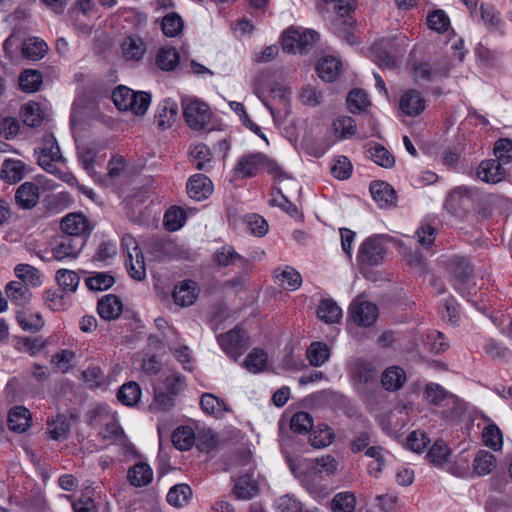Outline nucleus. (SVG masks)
Masks as SVG:
<instances>
[{
    "mask_svg": "<svg viewBox=\"0 0 512 512\" xmlns=\"http://www.w3.org/2000/svg\"><path fill=\"white\" fill-rule=\"evenodd\" d=\"M320 35L312 29L288 28L282 35V48L287 53H308L319 41Z\"/></svg>",
    "mask_w": 512,
    "mask_h": 512,
    "instance_id": "nucleus-4",
    "label": "nucleus"
},
{
    "mask_svg": "<svg viewBox=\"0 0 512 512\" xmlns=\"http://www.w3.org/2000/svg\"><path fill=\"white\" fill-rule=\"evenodd\" d=\"M214 261L223 267H227L233 264H239L242 269H246L249 265V261L236 252L234 247L225 245L219 248L214 253Z\"/></svg>",
    "mask_w": 512,
    "mask_h": 512,
    "instance_id": "nucleus-24",
    "label": "nucleus"
},
{
    "mask_svg": "<svg viewBox=\"0 0 512 512\" xmlns=\"http://www.w3.org/2000/svg\"><path fill=\"white\" fill-rule=\"evenodd\" d=\"M334 134L340 139L351 138L356 133L355 120L350 116H340L332 123Z\"/></svg>",
    "mask_w": 512,
    "mask_h": 512,
    "instance_id": "nucleus-52",
    "label": "nucleus"
},
{
    "mask_svg": "<svg viewBox=\"0 0 512 512\" xmlns=\"http://www.w3.org/2000/svg\"><path fill=\"white\" fill-rule=\"evenodd\" d=\"M493 152L495 159L504 167L512 161V140L502 138L495 142Z\"/></svg>",
    "mask_w": 512,
    "mask_h": 512,
    "instance_id": "nucleus-62",
    "label": "nucleus"
},
{
    "mask_svg": "<svg viewBox=\"0 0 512 512\" xmlns=\"http://www.w3.org/2000/svg\"><path fill=\"white\" fill-rule=\"evenodd\" d=\"M189 156L191 162L198 170L208 171L213 167L212 152L209 147L203 143H198L190 147Z\"/></svg>",
    "mask_w": 512,
    "mask_h": 512,
    "instance_id": "nucleus-25",
    "label": "nucleus"
},
{
    "mask_svg": "<svg viewBox=\"0 0 512 512\" xmlns=\"http://www.w3.org/2000/svg\"><path fill=\"white\" fill-rule=\"evenodd\" d=\"M346 101L349 111L353 114L364 111L365 108L369 105L368 96L361 89H354L350 91Z\"/></svg>",
    "mask_w": 512,
    "mask_h": 512,
    "instance_id": "nucleus-60",
    "label": "nucleus"
},
{
    "mask_svg": "<svg viewBox=\"0 0 512 512\" xmlns=\"http://www.w3.org/2000/svg\"><path fill=\"white\" fill-rule=\"evenodd\" d=\"M127 479L132 486L143 487L152 481L153 471L147 463L139 462L129 468Z\"/></svg>",
    "mask_w": 512,
    "mask_h": 512,
    "instance_id": "nucleus-28",
    "label": "nucleus"
},
{
    "mask_svg": "<svg viewBox=\"0 0 512 512\" xmlns=\"http://www.w3.org/2000/svg\"><path fill=\"white\" fill-rule=\"evenodd\" d=\"M56 280L63 292L74 293L80 284L81 278L73 270L59 269L56 273Z\"/></svg>",
    "mask_w": 512,
    "mask_h": 512,
    "instance_id": "nucleus-47",
    "label": "nucleus"
},
{
    "mask_svg": "<svg viewBox=\"0 0 512 512\" xmlns=\"http://www.w3.org/2000/svg\"><path fill=\"white\" fill-rule=\"evenodd\" d=\"M372 51L374 61L380 68L393 70L397 67V58L394 54L398 53V50L395 46H390L389 50L375 46Z\"/></svg>",
    "mask_w": 512,
    "mask_h": 512,
    "instance_id": "nucleus-40",
    "label": "nucleus"
},
{
    "mask_svg": "<svg viewBox=\"0 0 512 512\" xmlns=\"http://www.w3.org/2000/svg\"><path fill=\"white\" fill-rule=\"evenodd\" d=\"M184 28L182 17L176 12L167 13L161 21V29L167 37H176Z\"/></svg>",
    "mask_w": 512,
    "mask_h": 512,
    "instance_id": "nucleus-48",
    "label": "nucleus"
},
{
    "mask_svg": "<svg viewBox=\"0 0 512 512\" xmlns=\"http://www.w3.org/2000/svg\"><path fill=\"white\" fill-rule=\"evenodd\" d=\"M14 272L17 278L20 279L19 282H22L27 286L37 287L42 283L39 270L29 264L16 265Z\"/></svg>",
    "mask_w": 512,
    "mask_h": 512,
    "instance_id": "nucleus-42",
    "label": "nucleus"
},
{
    "mask_svg": "<svg viewBox=\"0 0 512 512\" xmlns=\"http://www.w3.org/2000/svg\"><path fill=\"white\" fill-rule=\"evenodd\" d=\"M180 56L174 47H162L156 55V65L165 71L173 70L179 63Z\"/></svg>",
    "mask_w": 512,
    "mask_h": 512,
    "instance_id": "nucleus-45",
    "label": "nucleus"
},
{
    "mask_svg": "<svg viewBox=\"0 0 512 512\" xmlns=\"http://www.w3.org/2000/svg\"><path fill=\"white\" fill-rule=\"evenodd\" d=\"M7 297L17 306H26L31 298L32 293L27 285L18 281H11L5 288Z\"/></svg>",
    "mask_w": 512,
    "mask_h": 512,
    "instance_id": "nucleus-29",
    "label": "nucleus"
},
{
    "mask_svg": "<svg viewBox=\"0 0 512 512\" xmlns=\"http://www.w3.org/2000/svg\"><path fill=\"white\" fill-rule=\"evenodd\" d=\"M307 359L311 366L319 367L328 361L330 357V349L323 342H313L306 352Z\"/></svg>",
    "mask_w": 512,
    "mask_h": 512,
    "instance_id": "nucleus-44",
    "label": "nucleus"
},
{
    "mask_svg": "<svg viewBox=\"0 0 512 512\" xmlns=\"http://www.w3.org/2000/svg\"><path fill=\"white\" fill-rule=\"evenodd\" d=\"M286 461L293 475L313 496H318L324 491V480L334 475L338 467V462L332 455L314 459L294 458L287 455Z\"/></svg>",
    "mask_w": 512,
    "mask_h": 512,
    "instance_id": "nucleus-1",
    "label": "nucleus"
},
{
    "mask_svg": "<svg viewBox=\"0 0 512 512\" xmlns=\"http://www.w3.org/2000/svg\"><path fill=\"white\" fill-rule=\"evenodd\" d=\"M126 267L131 278L137 281L146 278V267L142 252L135 254L134 258H127Z\"/></svg>",
    "mask_w": 512,
    "mask_h": 512,
    "instance_id": "nucleus-59",
    "label": "nucleus"
},
{
    "mask_svg": "<svg viewBox=\"0 0 512 512\" xmlns=\"http://www.w3.org/2000/svg\"><path fill=\"white\" fill-rule=\"evenodd\" d=\"M197 298L198 286L192 280L182 281L174 288L173 299L177 305L190 306L195 303Z\"/></svg>",
    "mask_w": 512,
    "mask_h": 512,
    "instance_id": "nucleus-17",
    "label": "nucleus"
},
{
    "mask_svg": "<svg viewBox=\"0 0 512 512\" xmlns=\"http://www.w3.org/2000/svg\"><path fill=\"white\" fill-rule=\"evenodd\" d=\"M20 115L25 125L38 127L43 121L40 106L36 102H28L21 107Z\"/></svg>",
    "mask_w": 512,
    "mask_h": 512,
    "instance_id": "nucleus-51",
    "label": "nucleus"
},
{
    "mask_svg": "<svg viewBox=\"0 0 512 512\" xmlns=\"http://www.w3.org/2000/svg\"><path fill=\"white\" fill-rule=\"evenodd\" d=\"M85 282L90 290L102 291L109 289L115 283V278L107 272H97L88 277Z\"/></svg>",
    "mask_w": 512,
    "mask_h": 512,
    "instance_id": "nucleus-58",
    "label": "nucleus"
},
{
    "mask_svg": "<svg viewBox=\"0 0 512 512\" xmlns=\"http://www.w3.org/2000/svg\"><path fill=\"white\" fill-rule=\"evenodd\" d=\"M195 442V434L191 427L180 426L172 433V443L180 451L189 450Z\"/></svg>",
    "mask_w": 512,
    "mask_h": 512,
    "instance_id": "nucleus-41",
    "label": "nucleus"
},
{
    "mask_svg": "<svg viewBox=\"0 0 512 512\" xmlns=\"http://www.w3.org/2000/svg\"><path fill=\"white\" fill-rule=\"evenodd\" d=\"M213 192L212 181L204 174H194L187 182V193L190 198L202 201L209 198Z\"/></svg>",
    "mask_w": 512,
    "mask_h": 512,
    "instance_id": "nucleus-14",
    "label": "nucleus"
},
{
    "mask_svg": "<svg viewBox=\"0 0 512 512\" xmlns=\"http://www.w3.org/2000/svg\"><path fill=\"white\" fill-rule=\"evenodd\" d=\"M263 154L253 153L239 158L234 171L242 178L255 176L262 167Z\"/></svg>",
    "mask_w": 512,
    "mask_h": 512,
    "instance_id": "nucleus-16",
    "label": "nucleus"
},
{
    "mask_svg": "<svg viewBox=\"0 0 512 512\" xmlns=\"http://www.w3.org/2000/svg\"><path fill=\"white\" fill-rule=\"evenodd\" d=\"M448 269L459 284H465L472 273L469 261L459 256H454L449 259Z\"/></svg>",
    "mask_w": 512,
    "mask_h": 512,
    "instance_id": "nucleus-36",
    "label": "nucleus"
},
{
    "mask_svg": "<svg viewBox=\"0 0 512 512\" xmlns=\"http://www.w3.org/2000/svg\"><path fill=\"white\" fill-rule=\"evenodd\" d=\"M497 460L495 456L486 450H479L473 460V472L477 476H485L492 472L496 467Z\"/></svg>",
    "mask_w": 512,
    "mask_h": 512,
    "instance_id": "nucleus-35",
    "label": "nucleus"
},
{
    "mask_svg": "<svg viewBox=\"0 0 512 512\" xmlns=\"http://www.w3.org/2000/svg\"><path fill=\"white\" fill-rule=\"evenodd\" d=\"M349 318L361 327L372 326L378 318V308L369 301H353L349 307Z\"/></svg>",
    "mask_w": 512,
    "mask_h": 512,
    "instance_id": "nucleus-9",
    "label": "nucleus"
},
{
    "mask_svg": "<svg viewBox=\"0 0 512 512\" xmlns=\"http://www.w3.org/2000/svg\"><path fill=\"white\" fill-rule=\"evenodd\" d=\"M401 110L409 116L419 115L425 108V101L420 92L409 90L400 99Z\"/></svg>",
    "mask_w": 512,
    "mask_h": 512,
    "instance_id": "nucleus-27",
    "label": "nucleus"
},
{
    "mask_svg": "<svg viewBox=\"0 0 512 512\" xmlns=\"http://www.w3.org/2000/svg\"><path fill=\"white\" fill-rule=\"evenodd\" d=\"M217 341L228 356L237 360L244 353L247 334L245 330L236 326L227 333L220 334Z\"/></svg>",
    "mask_w": 512,
    "mask_h": 512,
    "instance_id": "nucleus-6",
    "label": "nucleus"
},
{
    "mask_svg": "<svg viewBox=\"0 0 512 512\" xmlns=\"http://www.w3.org/2000/svg\"><path fill=\"white\" fill-rule=\"evenodd\" d=\"M351 373L355 383L367 385L376 384L378 372L371 362L357 360L352 367Z\"/></svg>",
    "mask_w": 512,
    "mask_h": 512,
    "instance_id": "nucleus-23",
    "label": "nucleus"
},
{
    "mask_svg": "<svg viewBox=\"0 0 512 512\" xmlns=\"http://www.w3.org/2000/svg\"><path fill=\"white\" fill-rule=\"evenodd\" d=\"M61 230L68 237L88 235L92 227L89 220L81 213H71L66 215L60 224Z\"/></svg>",
    "mask_w": 512,
    "mask_h": 512,
    "instance_id": "nucleus-12",
    "label": "nucleus"
},
{
    "mask_svg": "<svg viewBox=\"0 0 512 512\" xmlns=\"http://www.w3.org/2000/svg\"><path fill=\"white\" fill-rule=\"evenodd\" d=\"M369 190L373 200L381 208L393 205L396 202V192L387 182L373 181Z\"/></svg>",
    "mask_w": 512,
    "mask_h": 512,
    "instance_id": "nucleus-19",
    "label": "nucleus"
},
{
    "mask_svg": "<svg viewBox=\"0 0 512 512\" xmlns=\"http://www.w3.org/2000/svg\"><path fill=\"white\" fill-rule=\"evenodd\" d=\"M406 380L405 371L397 366L387 368L381 378L382 386L388 391H397Z\"/></svg>",
    "mask_w": 512,
    "mask_h": 512,
    "instance_id": "nucleus-34",
    "label": "nucleus"
},
{
    "mask_svg": "<svg viewBox=\"0 0 512 512\" xmlns=\"http://www.w3.org/2000/svg\"><path fill=\"white\" fill-rule=\"evenodd\" d=\"M368 153L371 160L383 168L390 169L395 165L393 154L379 143L370 144Z\"/></svg>",
    "mask_w": 512,
    "mask_h": 512,
    "instance_id": "nucleus-38",
    "label": "nucleus"
},
{
    "mask_svg": "<svg viewBox=\"0 0 512 512\" xmlns=\"http://www.w3.org/2000/svg\"><path fill=\"white\" fill-rule=\"evenodd\" d=\"M183 117L192 130H201L210 122L212 112L209 106L195 97H183L181 100Z\"/></svg>",
    "mask_w": 512,
    "mask_h": 512,
    "instance_id": "nucleus-5",
    "label": "nucleus"
},
{
    "mask_svg": "<svg viewBox=\"0 0 512 512\" xmlns=\"http://www.w3.org/2000/svg\"><path fill=\"white\" fill-rule=\"evenodd\" d=\"M334 439L333 430L328 426L318 425L316 429L311 430L309 442L315 448H324L329 446Z\"/></svg>",
    "mask_w": 512,
    "mask_h": 512,
    "instance_id": "nucleus-53",
    "label": "nucleus"
},
{
    "mask_svg": "<svg viewBox=\"0 0 512 512\" xmlns=\"http://www.w3.org/2000/svg\"><path fill=\"white\" fill-rule=\"evenodd\" d=\"M245 367L253 373L263 371L267 366V354L264 350L254 348L244 361Z\"/></svg>",
    "mask_w": 512,
    "mask_h": 512,
    "instance_id": "nucleus-57",
    "label": "nucleus"
},
{
    "mask_svg": "<svg viewBox=\"0 0 512 512\" xmlns=\"http://www.w3.org/2000/svg\"><path fill=\"white\" fill-rule=\"evenodd\" d=\"M476 175L483 182L496 184L505 179L506 169L497 159H487L479 164Z\"/></svg>",
    "mask_w": 512,
    "mask_h": 512,
    "instance_id": "nucleus-13",
    "label": "nucleus"
},
{
    "mask_svg": "<svg viewBox=\"0 0 512 512\" xmlns=\"http://www.w3.org/2000/svg\"><path fill=\"white\" fill-rule=\"evenodd\" d=\"M146 52L147 43L137 34L126 36L121 43V53L126 61L139 63Z\"/></svg>",
    "mask_w": 512,
    "mask_h": 512,
    "instance_id": "nucleus-11",
    "label": "nucleus"
},
{
    "mask_svg": "<svg viewBox=\"0 0 512 512\" xmlns=\"http://www.w3.org/2000/svg\"><path fill=\"white\" fill-rule=\"evenodd\" d=\"M356 507V497L350 491L339 492L331 501L333 512H353Z\"/></svg>",
    "mask_w": 512,
    "mask_h": 512,
    "instance_id": "nucleus-49",
    "label": "nucleus"
},
{
    "mask_svg": "<svg viewBox=\"0 0 512 512\" xmlns=\"http://www.w3.org/2000/svg\"><path fill=\"white\" fill-rule=\"evenodd\" d=\"M385 254L382 236L374 235L361 244L358 260L363 265L376 266L383 261Z\"/></svg>",
    "mask_w": 512,
    "mask_h": 512,
    "instance_id": "nucleus-7",
    "label": "nucleus"
},
{
    "mask_svg": "<svg viewBox=\"0 0 512 512\" xmlns=\"http://www.w3.org/2000/svg\"><path fill=\"white\" fill-rule=\"evenodd\" d=\"M482 438L485 446L497 451L502 448L503 439L500 429L495 425H488L482 432Z\"/></svg>",
    "mask_w": 512,
    "mask_h": 512,
    "instance_id": "nucleus-63",
    "label": "nucleus"
},
{
    "mask_svg": "<svg viewBox=\"0 0 512 512\" xmlns=\"http://www.w3.org/2000/svg\"><path fill=\"white\" fill-rule=\"evenodd\" d=\"M84 245L82 238L62 237L52 248V256L57 261L75 260Z\"/></svg>",
    "mask_w": 512,
    "mask_h": 512,
    "instance_id": "nucleus-10",
    "label": "nucleus"
},
{
    "mask_svg": "<svg viewBox=\"0 0 512 512\" xmlns=\"http://www.w3.org/2000/svg\"><path fill=\"white\" fill-rule=\"evenodd\" d=\"M105 417L107 421L105 422L103 429L100 431L99 436L105 441L115 443L122 438L124 431L119 425L114 414L107 413Z\"/></svg>",
    "mask_w": 512,
    "mask_h": 512,
    "instance_id": "nucleus-43",
    "label": "nucleus"
},
{
    "mask_svg": "<svg viewBox=\"0 0 512 512\" xmlns=\"http://www.w3.org/2000/svg\"><path fill=\"white\" fill-rule=\"evenodd\" d=\"M450 456V449L443 440H437L427 453V459L434 466H443Z\"/></svg>",
    "mask_w": 512,
    "mask_h": 512,
    "instance_id": "nucleus-54",
    "label": "nucleus"
},
{
    "mask_svg": "<svg viewBox=\"0 0 512 512\" xmlns=\"http://www.w3.org/2000/svg\"><path fill=\"white\" fill-rule=\"evenodd\" d=\"M47 50V44L43 40L34 37L25 41L22 52L26 58L36 61L43 58Z\"/></svg>",
    "mask_w": 512,
    "mask_h": 512,
    "instance_id": "nucleus-55",
    "label": "nucleus"
},
{
    "mask_svg": "<svg viewBox=\"0 0 512 512\" xmlns=\"http://www.w3.org/2000/svg\"><path fill=\"white\" fill-rule=\"evenodd\" d=\"M411 74L415 82L425 81L429 82L434 79L438 74L446 75V70H439L434 68L427 62H414L411 66Z\"/></svg>",
    "mask_w": 512,
    "mask_h": 512,
    "instance_id": "nucleus-37",
    "label": "nucleus"
},
{
    "mask_svg": "<svg viewBox=\"0 0 512 512\" xmlns=\"http://www.w3.org/2000/svg\"><path fill=\"white\" fill-rule=\"evenodd\" d=\"M201 409L215 418H222L229 409L224 400L211 393H204L200 398Z\"/></svg>",
    "mask_w": 512,
    "mask_h": 512,
    "instance_id": "nucleus-31",
    "label": "nucleus"
},
{
    "mask_svg": "<svg viewBox=\"0 0 512 512\" xmlns=\"http://www.w3.org/2000/svg\"><path fill=\"white\" fill-rule=\"evenodd\" d=\"M140 397L141 388L136 382L123 384L117 393L118 400L126 406H133L137 404Z\"/></svg>",
    "mask_w": 512,
    "mask_h": 512,
    "instance_id": "nucleus-50",
    "label": "nucleus"
},
{
    "mask_svg": "<svg viewBox=\"0 0 512 512\" xmlns=\"http://www.w3.org/2000/svg\"><path fill=\"white\" fill-rule=\"evenodd\" d=\"M192 498V489L189 485L180 483L172 486L167 493V502L175 507L181 508L190 502Z\"/></svg>",
    "mask_w": 512,
    "mask_h": 512,
    "instance_id": "nucleus-33",
    "label": "nucleus"
},
{
    "mask_svg": "<svg viewBox=\"0 0 512 512\" xmlns=\"http://www.w3.org/2000/svg\"><path fill=\"white\" fill-rule=\"evenodd\" d=\"M39 197V186L33 182H24L15 193V201L22 209L35 207L39 202Z\"/></svg>",
    "mask_w": 512,
    "mask_h": 512,
    "instance_id": "nucleus-15",
    "label": "nucleus"
},
{
    "mask_svg": "<svg viewBox=\"0 0 512 512\" xmlns=\"http://www.w3.org/2000/svg\"><path fill=\"white\" fill-rule=\"evenodd\" d=\"M42 75L36 70H25L20 74L19 86L24 92L32 93L39 90Z\"/></svg>",
    "mask_w": 512,
    "mask_h": 512,
    "instance_id": "nucleus-56",
    "label": "nucleus"
},
{
    "mask_svg": "<svg viewBox=\"0 0 512 512\" xmlns=\"http://www.w3.org/2000/svg\"><path fill=\"white\" fill-rule=\"evenodd\" d=\"M30 411L23 406L12 408L8 414V426L10 430L22 433L30 426Z\"/></svg>",
    "mask_w": 512,
    "mask_h": 512,
    "instance_id": "nucleus-30",
    "label": "nucleus"
},
{
    "mask_svg": "<svg viewBox=\"0 0 512 512\" xmlns=\"http://www.w3.org/2000/svg\"><path fill=\"white\" fill-rule=\"evenodd\" d=\"M276 283L287 291H295L301 287L302 276L291 266L277 268L274 270Z\"/></svg>",
    "mask_w": 512,
    "mask_h": 512,
    "instance_id": "nucleus-20",
    "label": "nucleus"
},
{
    "mask_svg": "<svg viewBox=\"0 0 512 512\" xmlns=\"http://www.w3.org/2000/svg\"><path fill=\"white\" fill-rule=\"evenodd\" d=\"M115 106L122 111H131L135 115H143L151 103V95L143 91H134L126 86H118L112 92Z\"/></svg>",
    "mask_w": 512,
    "mask_h": 512,
    "instance_id": "nucleus-3",
    "label": "nucleus"
},
{
    "mask_svg": "<svg viewBox=\"0 0 512 512\" xmlns=\"http://www.w3.org/2000/svg\"><path fill=\"white\" fill-rule=\"evenodd\" d=\"M44 145L37 156L38 164L48 173L57 172L56 163L63 160L59 145L52 134L44 136Z\"/></svg>",
    "mask_w": 512,
    "mask_h": 512,
    "instance_id": "nucleus-8",
    "label": "nucleus"
},
{
    "mask_svg": "<svg viewBox=\"0 0 512 512\" xmlns=\"http://www.w3.org/2000/svg\"><path fill=\"white\" fill-rule=\"evenodd\" d=\"M25 165L20 160L7 159L1 169V177L9 183H16L24 177Z\"/></svg>",
    "mask_w": 512,
    "mask_h": 512,
    "instance_id": "nucleus-39",
    "label": "nucleus"
},
{
    "mask_svg": "<svg viewBox=\"0 0 512 512\" xmlns=\"http://www.w3.org/2000/svg\"><path fill=\"white\" fill-rule=\"evenodd\" d=\"M122 309V301L114 294L103 296L97 304V312L104 320L117 319L121 315Z\"/></svg>",
    "mask_w": 512,
    "mask_h": 512,
    "instance_id": "nucleus-18",
    "label": "nucleus"
},
{
    "mask_svg": "<svg viewBox=\"0 0 512 512\" xmlns=\"http://www.w3.org/2000/svg\"><path fill=\"white\" fill-rule=\"evenodd\" d=\"M257 482L248 473L239 476L235 480L232 494L237 500H250L258 494Z\"/></svg>",
    "mask_w": 512,
    "mask_h": 512,
    "instance_id": "nucleus-21",
    "label": "nucleus"
},
{
    "mask_svg": "<svg viewBox=\"0 0 512 512\" xmlns=\"http://www.w3.org/2000/svg\"><path fill=\"white\" fill-rule=\"evenodd\" d=\"M317 316L327 324L337 323L342 317V310L332 299H322L317 308Z\"/></svg>",
    "mask_w": 512,
    "mask_h": 512,
    "instance_id": "nucleus-32",
    "label": "nucleus"
},
{
    "mask_svg": "<svg viewBox=\"0 0 512 512\" xmlns=\"http://www.w3.org/2000/svg\"><path fill=\"white\" fill-rule=\"evenodd\" d=\"M357 6V0H319L316 5L318 12L322 15L326 13H334L337 18L332 22L333 32L352 43L353 21L350 15Z\"/></svg>",
    "mask_w": 512,
    "mask_h": 512,
    "instance_id": "nucleus-2",
    "label": "nucleus"
},
{
    "mask_svg": "<svg viewBox=\"0 0 512 512\" xmlns=\"http://www.w3.org/2000/svg\"><path fill=\"white\" fill-rule=\"evenodd\" d=\"M16 318L24 331L35 333L44 326V320L39 313L20 311L17 313Z\"/></svg>",
    "mask_w": 512,
    "mask_h": 512,
    "instance_id": "nucleus-46",
    "label": "nucleus"
},
{
    "mask_svg": "<svg viewBox=\"0 0 512 512\" xmlns=\"http://www.w3.org/2000/svg\"><path fill=\"white\" fill-rule=\"evenodd\" d=\"M178 115V105L176 101L168 98L159 103L155 114V121L159 128L167 129L171 127Z\"/></svg>",
    "mask_w": 512,
    "mask_h": 512,
    "instance_id": "nucleus-22",
    "label": "nucleus"
},
{
    "mask_svg": "<svg viewBox=\"0 0 512 512\" xmlns=\"http://www.w3.org/2000/svg\"><path fill=\"white\" fill-rule=\"evenodd\" d=\"M290 427L296 433H308L313 428V417L304 411H299L292 416Z\"/></svg>",
    "mask_w": 512,
    "mask_h": 512,
    "instance_id": "nucleus-64",
    "label": "nucleus"
},
{
    "mask_svg": "<svg viewBox=\"0 0 512 512\" xmlns=\"http://www.w3.org/2000/svg\"><path fill=\"white\" fill-rule=\"evenodd\" d=\"M341 62L334 56L321 58L316 65L318 76L326 82L334 81L341 71Z\"/></svg>",
    "mask_w": 512,
    "mask_h": 512,
    "instance_id": "nucleus-26",
    "label": "nucleus"
},
{
    "mask_svg": "<svg viewBox=\"0 0 512 512\" xmlns=\"http://www.w3.org/2000/svg\"><path fill=\"white\" fill-rule=\"evenodd\" d=\"M427 25L431 30L444 33L450 26V19L445 11L438 9L428 14Z\"/></svg>",
    "mask_w": 512,
    "mask_h": 512,
    "instance_id": "nucleus-61",
    "label": "nucleus"
}]
</instances>
